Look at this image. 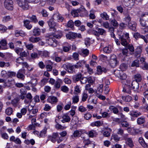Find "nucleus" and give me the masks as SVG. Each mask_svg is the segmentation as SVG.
Listing matches in <instances>:
<instances>
[{
	"label": "nucleus",
	"mask_w": 148,
	"mask_h": 148,
	"mask_svg": "<svg viewBox=\"0 0 148 148\" xmlns=\"http://www.w3.org/2000/svg\"><path fill=\"white\" fill-rule=\"evenodd\" d=\"M46 41L48 44L53 47H56L57 45V41L53 38L52 35H50L47 37Z\"/></svg>",
	"instance_id": "1"
},
{
	"label": "nucleus",
	"mask_w": 148,
	"mask_h": 148,
	"mask_svg": "<svg viewBox=\"0 0 148 148\" xmlns=\"http://www.w3.org/2000/svg\"><path fill=\"white\" fill-rule=\"evenodd\" d=\"M141 25L143 27L148 26V14H143L140 20Z\"/></svg>",
	"instance_id": "2"
},
{
	"label": "nucleus",
	"mask_w": 148,
	"mask_h": 148,
	"mask_svg": "<svg viewBox=\"0 0 148 148\" xmlns=\"http://www.w3.org/2000/svg\"><path fill=\"white\" fill-rule=\"evenodd\" d=\"M19 6L23 10H27L29 8V5L27 0H17Z\"/></svg>",
	"instance_id": "3"
},
{
	"label": "nucleus",
	"mask_w": 148,
	"mask_h": 148,
	"mask_svg": "<svg viewBox=\"0 0 148 148\" xmlns=\"http://www.w3.org/2000/svg\"><path fill=\"white\" fill-rule=\"evenodd\" d=\"M119 38L121 44L123 46L125 45L127 42L126 40L129 38V34L127 33H123L122 35L120 36Z\"/></svg>",
	"instance_id": "4"
},
{
	"label": "nucleus",
	"mask_w": 148,
	"mask_h": 148,
	"mask_svg": "<svg viewBox=\"0 0 148 148\" xmlns=\"http://www.w3.org/2000/svg\"><path fill=\"white\" fill-rule=\"evenodd\" d=\"M96 29L97 30H93L92 33L93 34L99 37L100 35H104L106 33V31L102 28L97 27Z\"/></svg>",
	"instance_id": "5"
},
{
	"label": "nucleus",
	"mask_w": 148,
	"mask_h": 148,
	"mask_svg": "<svg viewBox=\"0 0 148 148\" xmlns=\"http://www.w3.org/2000/svg\"><path fill=\"white\" fill-rule=\"evenodd\" d=\"M115 75L121 79L125 80L127 78V75L123 71H120L119 70H115L114 72Z\"/></svg>",
	"instance_id": "6"
},
{
	"label": "nucleus",
	"mask_w": 148,
	"mask_h": 148,
	"mask_svg": "<svg viewBox=\"0 0 148 148\" xmlns=\"http://www.w3.org/2000/svg\"><path fill=\"white\" fill-rule=\"evenodd\" d=\"M4 5L7 10H12L13 8V2L12 0H5L4 2Z\"/></svg>",
	"instance_id": "7"
},
{
	"label": "nucleus",
	"mask_w": 148,
	"mask_h": 148,
	"mask_svg": "<svg viewBox=\"0 0 148 148\" xmlns=\"http://www.w3.org/2000/svg\"><path fill=\"white\" fill-rule=\"evenodd\" d=\"M145 59L143 58H141L140 59V67L144 70L148 69V64L145 61Z\"/></svg>",
	"instance_id": "8"
},
{
	"label": "nucleus",
	"mask_w": 148,
	"mask_h": 148,
	"mask_svg": "<svg viewBox=\"0 0 148 148\" xmlns=\"http://www.w3.org/2000/svg\"><path fill=\"white\" fill-rule=\"evenodd\" d=\"M58 136V133H53L51 136L49 137L48 139L54 143L56 141L57 138Z\"/></svg>",
	"instance_id": "9"
},
{
	"label": "nucleus",
	"mask_w": 148,
	"mask_h": 148,
	"mask_svg": "<svg viewBox=\"0 0 148 148\" xmlns=\"http://www.w3.org/2000/svg\"><path fill=\"white\" fill-rule=\"evenodd\" d=\"M82 11H85V8L84 7L83 8H81L76 10H73L71 12V14L74 17H77L79 15L78 13H80Z\"/></svg>",
	"instance_id": "10"
},
{
	"label": "nucleus",
	"mask_w": 148,
	"mask_h": 148,
	"mask_svg": "<svg viewBox=\"0 0 148 148\" xmlns=\"http://www.w3.org/2000/svg\"><path fill=\"white\" fill-rule=\"evenodd\" d=\"M131 85L132 88L134 91L137 92H139V85L138 82L136 81H133Z\"/></svg>",
	"instance_id": "11"
},
{
	"label": "nucleus",
	"mask_w": 148,
	"mask_h": 148,
	"mask_svg": "<svg viewBox=\"0 0 148 148\" xmlns=\"http://www.w3.org/2000/svg\"><path fill=\"white\" fill-rule=\"evenodd\" d=\"M58 100L57 98L53 96H49L47 100L48 102L51 104H54L57 103L58 102Z\"/></svg>",
	"instance_id": "12"
},
{
	"label": "nucleus",
	"mask_w": 148,
	"mask_h": 148,
	"mask_svg": "<svg viewBox=\"0 0 148 148\" xmlns=\"http://www.w3.org/2000/svg\"><path fill=\"white\" fill-rule=\"evenodd\" d=\"M77 36V34L75 33L69 32L66 35V37L67 39L72 40L74 39Z\"/></svg>",
	"instance_id": "13"
},
{
	"label": "nucleus",
	"mask_w": 148,
	"mask_h": 148,
	"mask_svg": "<svg viewBox=\"0 0 148 148\" xmlns=\"http://www.w3.org/2000/svg\"><path fill=\"white\" fill-rule=\"evenodd\" d=\"M125 140L126 141V143L129 147L132 148L134 146L133 142L132 139L128 137L124 138Z\"/></svg>",
	"instance_id": "14"
},
{
	"label": "nucleus",
	"mask_w": 148,
	"mask_h": 148,
	"mask_svg": "<svg viewBox=\"0 0 148 148\" xmlns=\"http://www.w3.org/2000/svg\"><path fill=\"white\" fill-rule=\"evenodd\" d=\"M127 24V26L130 29L134 31L136 30V24L135 22L132 21Z\"/></svg>",
	"instance_id": "15"
},
{
	"label": "nucleus",
	"mask_w": 148,
	"mask_h": 148,
	"mask_svg": "<svg viewBox=\"0 0 148 148\" xmlns=\"http://www.w3.org/2000/svg\"><path fill=\"white\" fill-rule=\"evenodd\" d=\"M25 70L24 69L19 70L16 74L17 77L22 79H24V76L23 74L25 73Z\"/></svg>",
	"instance_id": "16"
},
{
	"label": "nucleus",
	"mask_w": 148,
	"mask_h": 148,
	"mask_svg": "<svg viewBox=\"0 0 148 148\" xmlns=\"http://www.w3.org/2000/svg\"><path fill=\"white\" fill-rule=\"evenodd\" d=\"M124 21L127 23L131 22V18L130 14L128 12H126L124 13Z\"/></svg>",
	"instance_id": "17"
},
{
	"label": "nucleus",
	"mask_w": 148,
	"mask_h": 148,
	"mask_svg": "<svg viewBox=\"0 0 148 148\" xmlns=\"http://www.w3.org/2000/svg\"><path fill=\"white\" fill-rule=\"evenodd\" d=\"M48 25L50 28L53 29V31H55L56 30L55 27L56 25V23L53 20L50 19L48 22Z\"/></svg>",
	"instance_id": "18"
},
{
	"label": "nucleus",
	"mask_w": 148,
	"mask_h": 148,
	"mask_svg": "<svg viewBox=\"0 0 148 148\" xmlns=\"http://www.w3.org/2000/svg\"><path fill=\"white\" fill-rule=\"evenodd\" d=\"M107 70L104 67H102L101 66H98L97 67V73L98 75H100L102 72L106 73L107 72Z\"/></svg>",
	"instance_id": "19"
},
{
	"label": "nucleus",
	"mask_w": 148,
	"mask_h": 148,
	"mask_svg": "<svg viewBox=\"0 0 148 148\" xmlns=\"http://www.w3.org/2000/svg\"><path fill=\"white\" fill-rule=\"evenodd\" d=\"M62 118V122L63 123L69 122L71 120L70 118L66 114H63Z\"/></svg>",
	"instance_id": "20"
},
{
	"label": "nucleus",
	"mask_w": 148,
	"mask_h": 148,
	"mask_svg": "<svg viewBox=\"0 0 148 148\" xmlns=\"http://www.w3.org/2000/svg\"><path fill=\"white\" fill-rule=\"evenodd\" d=\"M142 49L140 46L138 47L135 49V56L136 58L140 57L142 52Z\"/></svg>",
	"instance_id": "21"
},
{
	"label": "nucleus",
	"mask_w": 148,
	"mask_h": 148,
	"mask_svg": "<svg viewBox=\"0 0 148 148\" xmlns=\"http://www.w3.org/2000/svg\"><path fill=\"white\" fill-rule=\"evenodd\" d=\"M82 75L81 73H79L75 75L73 77V81L75 82L81 80L82 78Z\"/></svg>",
	"instance_id": "22"
},
{
	"label": "nucleus",
	"mask_w": 148,
	"mask_h": 148,
	"mask_svg": "<svg viewBox=\"0 0 148 148\" xmlns=\"http://www.w3.org/2000/svg\"><path fill=\"white\" fill-rule=\"evenodd\" d=\"M106 130H104L103 133V136L105 137H108L110 136L111 132L112 131V130L109 128H106Z\"/></svg>",
	"instance_id": "23"
},
{
	"label": "nucleus",
	"mask_w": 148,
	"mask_h": 148,
	"mask_svg": "<svg viewBox=\"0 0 148 148\" xmlns=\"http://www.w3.org/2000/svg\"><path fill=\"white\" fill-rule=\"evenodd\" d=\"M123 91V92L130 94L131 93L130 86L129 85H125Z\"/></svg>",
	"instance_id": "24"
},
{
	"label": "nucleus",
	"mask_w": 148,
	"mask_h": 148,
	"mask_svg": "<svg viewBox=\"0 0 148 148\" xmlns=\"http://www.w3.org/2000/svg\"><path fill=\"white\" fill-rule=\"evenodd\" d=\"M84 133V131L83 130H77L74 132L73 133V135L74 137H79Z\"/></svg>",
	"instance_id": "25"
},
{
	"label": "nucleus",
	"mask_w": 148,
	"mask_h": 148,
	"mask_svg": "<svg viewBox=\"0 0 148 148\" xmlns=\"http://www.w3.org/2000/svg\"><path fill=\"white\" fill-rule=\"evenodd\" d=\"M20 99L18 98H16L12 100L11 102V103L14 107H16L19 104V101Z\"/></svg>",
	"instance_id": "26"
},
{
	"label": "nucleus",
	"mask_w": 148,
	"mask_h": 148,
	"mask_svg": "<svg viewBox=\"0 0 148 148\" xmlns=\"http://www.w3.org/2000/svg\"><path fill=\"white\" fill-rule=\"evenodd\" d=\"M33 35L35 36H39L41 33V30L38 28H35L33 30Z\"/></svg>",
	"instance_id": "27"
},
{
	"label": "nucleus",
	"mask_w": 148,
	"mask_h": 148,
	"mask_svg": "<svg viewBox=\"0 0 148 148\" xmlns=\"http://www.w3.org/2000/svg\"><path fill=\"white\" fill-rule=\"evenodd\" d=\"M22 60L21 57H19L16 59V62L18 64H21L23 65V67L27 68L28 67V64L26 62H19L18 60Z\"/></svg>",
	"instance_id": "28"
},
{
	"label": "nucleus",
	"mask_w": 148,
	"mask_h": 148,
	"mask_svg": "<svg viewBox=\"0 0 148 148\" xmlns=\"http://www.w3.org/2000/svg\"><path fill=\"white\" fill-rule=\"evenodd\" d=\"M126 3V5L127 6L134 5V3H135V0H124Z\"/></svg>",
	"instance_id": "29"
},
{
	"label": "nucleus",
	"mask_w": 148,
	"mask_h": 148,
	"mask_svg": "<svg viewBox=\"0 0 148 148\" xmlns=\"http://www.w3.org/2000/svg\"><path fill=\"white\" fill-rule=\"evenodd\" d=\"M30 22V21L27 20L24 21V26L28 29H30L32 27V25L29 24Z\"/></svg>",
	"instance_id": "30"
},
{
	"label": "nucleus",
	"mask_w": 148,
	"mask_h": 148,
	"mask_svg": "<svg viewBox=\"0 0 148 148\" xmlns=\"http://www.w3.org/2000/svg\"><path fill=\"white\" fill-rule=\"evenodd\" d=\"M41 40V39L40 37H31L29 38V41L33 43H35L38 42V41Z\"/></svg>",
	"instance_id": "31"
},
{
	"label": "nucleus",
	"mask_w": 148,
	"mask_h": 148,
	"mask_svg": "<svg viewBox=\"0 0 148 148\" xmlns=\"http://www.w3.org/2000/svg\"><path fill=\"white\" fill-rule=\"evenodd\" d=\"M86 134L88 135L89 137L91 138L96 137L97 135V133L93 130L89 131L88 133H86Z\"/></svg>",
	"instance_id": "32"
},
{
	"label": "nucleus",
	"mask_w": 148,
	"mask_h": 148,
	"mask_svg": "<svg viewBox=\"0 0 148 148\" xmlns=\"http://www.w3.org/2000/svg\"><path fill=\"white\" fill-rule=\"evenodd\" d=\"M134 81L138 82L141 81L142 79L141 76L140 74H136L134 75Z\"/></svg>",
	"instance_id": "33"
},
{
	"label": "nucleus",
	"mask_w": 148,
	"mask_h": 148,
	"mask_svg": "<svg viewBox=\"0 0 148 148\" xmlns=\"http://www.w3.org/2000/svg\"><path fill=\"white\" fill-rule=\"evenodd\" d=\"M141 130L136 128H133V132L131 133L132 135H136L139 134H141Z\"/></svg>",
	"instance_id": "34"
},
{
	"label": "nucleus",
	"mask_w": 148,
	"mask_h": 148,
	"mask_svg": "<svg viewBox=\"0 0 148 148\" xmlns=\"http://www.w3.org/2000/svg\"><path fill=\"white\" fill-rule=\"evenodd\" d=\"M62 82V80L60 79H57L55 83V88H59L60 87V84Z\"/></svg>",
	"instance_id": "35"
},
{
	"label": "nucleus",
	"mask_w": 148,
	"mask_h": 148,
	"mask_svg": "<svg viewBox=\"0 0 148 148\" xmlns=\"http://www.w3.org/2000/svg\"><path fill=\"white\" fill-rule=\"evenodd\" d=\"M54 17L59 21L62 22L63 21V18L59 14L57 13L54 15Z\"/></svg>",
	"instance_id": "36"
},
{
	"label": "nucleus",
	"mask_w": 148,
	"mask_h": 148,
	"mask_svg": "<svg viewBox=\"0 0 148 148\" xmlns=\"http://www.w3.org/2000/svg\"><path fill=\"white\" fill-rule=\"evenodd\" d=\"M109 109L111 111H112L115 114H117L118 113L119 110L118 109L114 106H110Z\"/></svg>",
	"instance_id": "37"
},
{
	"label": "nucleus",
	"mask_w": 148,
	"mask_h": 148,
	"mask_svg": "<svg viewBox=\"0 0 148 148\" xmlns=\"http://www.w3.org/2000/svg\"><path fill=\"white\" fill-rule=\"evenodd\" d=\"M126 47L129 49L130 51L131 52H134V48L133 45H130L127 42V44L124 46Z\"/></svg>",
	"instance_id": "38"
},
{
	"label": "nucleus",
	"mask_w": 148,
	"mask_h": 148,
	"mask_svg": "<svg viewBox=\"0 0 148 148\" xmlns=\"http://www.w3.org/2000/svg\"><path fill=\"white\" fill-rule=\"evenodd\" d=\"M101 17L104 20H108L109 19V16L107 13L105 12H103L100 14Z\"/></svg>",
	"instance_id": "39"
},
{
	"label": "nucleus",
	"mask_w": 148,
	"mask_h": 148,
	"mask_svg": "<svg viewBox=\"0 0 148 148\" xmlns=\"http://www.w3.org/2000/svg\"><path fill=\"white\" fill-rule=\"evenodd\" d=\"M128 65L125 63H123L120 65L119 66V69L121 70V71H123L127 69Z\"/></svg>",
	"instance_id": "40"
},
{
	"label": "nucleus",
	"mask_w": 148,
	"mask_h": 148,
	"mask_svg": "<svg viewBox=\"0 0 148 148\" xmlns=\"http://www.w3.org/2000/svg\"><path fill=\"white\" fill-rule=\"evenodd\" d=\"M13 112L12 109V108L8 107L5 110L6 114L8 115H10Z\"/></svg>",
	"instance_id": "41"
},
{
	"label": "nucleus",
	"mask_w": 148,
	"mask_h": 148,
	"mask_svg": "<svg viewBox=\"0 0 148 148\" xmlns=\"http://www.w3.org/2000/svg\"><path fill=\"white\" fill-rule=\"evenodd\" d=\"M145 121L144 118L140 117L138 118L137 119V123L139 125H141Z\"/></svg>",
	"instance_id": "42"
},
{
	"label": "nucleus",
	"mask_w": 148,
	"mask_h": 148,
	"mask_svg": "<svg viewBox=\"0 0 148 148\" xmlns=\"http://www.w3.org/2000/svg\"><path fill=\"white\" fill-rule=\"evenodd\" d=\"M48 62L49 64L46 65V68L48 71H51L52 69V67L51 65L53 64V63L49 61H47Z\"/></svg>",
	"instance_id": "43"
},
{
	"label": "nucleus",
	"mask_w": 148,
	"mask_h": 148,
	"mask_svg": "<svg viewBox=\"0 0 148 148\" xmlns=\"http://www.w3.org/2000/svg\"><path fill=\"white\" fill-rule=\"evenodd\" d=\"M0 43L1 45L3 47L2 48V49H7L6 46L7 44V43L5 40L4 39L2 40H1Z\"/></svg>",
	"instance_id": "44"
},
{
	"label": "nucleus",
	"mask_w": 148,
	"mask_h": 148,
	"mask_svg": "<svg viewBox=\"0 0 148 148\" xmlns=\"http://www.w3.org/2000/svg\"><path fill=\"white\" fill-rule=\"evenodd\" d=\"M132 66H136V67L140 66L139 60H134L132 63Z\"/></svg>",
	"instance_id": "45"
},
{
	"label": "nucleus",
	"mask_w": 148,
	"mask_h": 148,
	"mask_svg": "<svg viewBox=\"0 0 148 148\" xmlns=\"http://www.w3.org/2000/svg\"><path fill=\"white\" fill-rule=\"evenodd\" d=\"M74 68V65H69L67 71L69 73H73Z\"/></svg>",
	"instance_id": "46"
},
{
	"label": "nucleus",
	"mask_w": 148,
	"mask_h": 148,
	"mask_svg": "<svg viewBox=\"0 0 148 148\" xmlns=\"http://www.w3.org/2000/svg\"><path fill=\"white\" fill-rule=\"evenodd\" d=\"M73 103H77L79 101V98L77 95L74 96L72 98Z\"/></svg>",
	"instance_id": "47"
},
{
	"label": "nucleus",
	"mask_w": 148,
	"mask_h": 148,
	"mask_svg": "<svg viewBox=\"0 0 148 148\" xmlns=\"http://www.w3.org/2000/svg\"><path fill=\"white\" fill-rule=\"evenodd\" d=\"M29 18L30 19L32 22L34 23H36L38 21L37 18L35 15H33L32 16H29Z\"/></svg>",
	"instance_id": "48"
},
{
	"label": "nucleus",
	"mask_w": 148,
	"mask_h": 148,
	"mask_svg": "<svg viewBox=\"0 0 148 148\" xmlns=\"http://www.w3.org/2000/svg\"><path fill=\"white\" fill-rule=\"evenodd\" d=\"M139 141L140 144L144 147H147V145L145 143L144 140L142 137H140L139 139Z\"/></svg>",
	"instance_id": "49"
},
{
	"label": "nucleus",
	"mask_w": 148,
	"mask_h": 148,
	"mask_svg": "<svg viewBox=\"0 0 148 148\" xmlns=\"http://www.w3.org/2000/svg\"><path fill=\"white\" fill-rule=\"evenodd\" d=\"M130 115L133 117H137L138 116L140 115L141 114V113L140 112H130Z\"/></svg>",
	"instance_id": "50"
},
{
	"label": "nucleus",
	"mask_w": 148,
	"mask_h": 148,
	"mask_svg": "<svg viewBox=\"0 0 148 148\" xmlns=\"http://www.w3.org/2000/svg\"><path fill=\"white\" fill-rule=\"evenodd\" d=\"M52 36H53V38H56L58 39H59L61 38L63 36L62 33L61 32H60L59 34H53Z\"/></svg>",
	"instance_id": "51"
},
{
	"label": "nucleus",
	"mask_w": 148,
	"mask_h": 148,
	"mask_svg": "<svg viewBox=\"0 0 148 148\" xmlns=\"http://www.w3.org/2000/svg\"><path fill=\"white\" fill-rule=\"evenodd\" d=\"M122 99L126 102H130L132 99V97L130 96H127L124 97H123Z\"/></svg>",
	"instance_id": "52"
},
{
	"label": "nucleus",
	"mask_w": 148,
	"mask_h": 148,
	"mask_svg": "<svg viewBox=\"0 0 148 148\" xmlns=\"http://www.w3.org/2000/svg\"><path fill=\"white\" fill-rule=\"evenodd\" d=\"M103 51L106 53H110L111 52L112 50L109 47H106L103 48Z\"/></svg>",
	"instance_id": "53"
},
{
	"label": "nucleus",
	"mask_w": 148,
	"mask_h": 148,
	"mask_svg": "<svg viewBox=\"0 0 148 148\" xmlns=\"http://www.w3.org/2000/svg\"><path fill=\"white\" fill-rule=\"evenodd\" d=\"M16 73L13 71H8V77H12L16 76Z\"/></svg>",
	"instance_id": "54"
},
{
	"label": "nucleus",
	"mask_w": 148,
	"mask_h": 148,
	"mask_svg": "<svg viewBox=\"0 0 148 148\" xmlns=\"http://www.w3.org/2000/svg\"><path fill=\"white\" fill-rule=\"evenodd\" d=\"M88 97V95L87 94L86 92L85 91L84 92L83 94L82 97V100L83 101H85Z\"/></svg>",
	"instance_id": "55"
},
{
	"label": "nucleus",
	"mask_w": 148,
	"mask_h": 148,
	"mask_svg": "<svg viewBox=\"0 0 148 148\" xmlns=\"http://www.w3.org/2000/svg\"><path fill=\"white\" fill-rule=\"evenodd\" d=\"M117 60L116 59H112L111 60L110 64L112 66H115L116 65Z\"/></svg>",
	"instance_id": "56"
},
{
	"label": "nucleus",
	"mask_w": 148,
	"mask_h": 148,
	"mask_svg": "<svg viewBox=\"0 0 148 148\" xmlns=\"http://www.w3.org/2000/svg\"><path fill=\"white\" fill-rule=\"evenodd\" d=\"M47 129L45 128L41 131L40 134L41 137H43L45 136L47 133Z\"/></svg>",
	"instance_id": "57"
},
{
	"label": "nucleus",
	"mask_w": 148,
	"mask_h": 148,
	"mask_svg": "<svg viewBox=\"0 0 148 148\" xmlns=\"http://www.w3.org/2000/svg\"><path fill=\"white\" fill-rule=\"evenodd\" d=\"M83 62L84 63V61H81L78 62L76 64L74 65L75 68L76 69H78L79 67H80L82 65V63Z\"/></svg>",
	"instance_id": "58"
},
{
	"label": "nucleus",
	"mask_w": 148,
	"mask_h": 148,
	"mask_svg": "<svg viewBox=\"0 0 148 148\" xmlns=\"http://www.w3.org/2000/svg\"><path fill=\"white\" fill-rule=\"evenodd\" d=\"M101 122L100 121H97L95 122L94 123H91V125L92 126H99L101 125Z\"/></svg>",
	"instance_id": "59"
},
{
	"label": "nucleus",
	"mask_w": 148,
	"mask_h": 148,
	"mask_svg": "<svg viewBox=\"0 0 148 148\" xmlns=\"http://www.w3.org/2000/svg\"><path fill=\"white\" fill-rule=\"evenodd\" d=\"M67 26L71 28H72L74 26V22L72 20L69 21L67 23Z\"/></svg>",
	"instance_id": "60"
},
{
	"label": "nucleus",
	"mask_w": 148,
	"mask_h": 148,
	"mask_svg": "<svg viewBox=\"0 0 148 148\" xmlns=\"http://www.w3.org/2000/svg\"><path fill=\"white\" fill-rule=\"evenodd\" d=\"M33 86H36L37 84V79L36 78L32 79L30 82Z\"/></svg>",
	"instance_id": "61"
},
{
	"label": "nucleus",
	"mask_w": 148,
	"mask_h": 148,
	"mask_svg": "<svg viewBox=\"0 0 148 148\" xmlns=\"http://www.w3.org/2000/svg\"><path fill=\"white\" fill-rule=\"evenodd\" d=\"M112 138L115 141H117L119 140L120 138L117 135L114 134L112 136Z\"/></svg>",
	"instance_id": "62"
},
{
	"label": "nucleus",
	"mask_w": 148,
	"mask_h": 148,
	"mask_svg": "<svg viewBox=\"0 0 148 148\" xmlns=\"http://www.w3.org/2000/svg\"><path fill=\"white\" fill-rule=\"evenodd\" d=\"M23 32L22 31H18L16 30L15 32V35L16 36L18 37L19 36H22L23 35Z\"/></svg>",
	"instance_id": "63"
},
{
	"label": "nucleus",
	"mask_w": 148,
	"mask_h": 148,
	"mask_svg": "<svg viewBox=\"0 0 148 148\" xmlns=\"http://www.w3.org/2000/svg\"><path fill=\"white\" fill-rule=\"evenodd\" d=\"M92 117V115L88 113L84 114V118L86 120H88L90 119Z\"/></svg>",
	"instance_id": "64"
}]
</instances>
